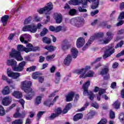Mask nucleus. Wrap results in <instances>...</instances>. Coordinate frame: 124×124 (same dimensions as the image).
<instances>
[{
    "label": "nucleus",
    "instance_id": "obj_1",
    "mask_svg": "<svg viewBox=\"0 0 124 124\" xmlns=\"http://www.w3.org/2000/svg\"><path fill=\"white\" fill-rule=\"evenodd\" d=\"M31 87V82L30 81L25 80L21 82V89L28 94L25 96L27 100H31L35 95L34 91Z\"/></svg>",
    "mask_w": 124,
    "mask_h": 124
},
{
    "label": "nucleus",
    "instance_id": "obj_26",
    "mask_svg": "<svg viewBox=\"0 0 124 124\" xmlns=\"http://www.w3.org/2000/svg\"><path fill=\"white\" fill-rule=\"evenodd\" d=\"M106 36H107V38L106 39L108 41V42H110V40L113 38V36H114V34L112 33V32L108 31L106 33Z\"/></svg>",
    "mask_w": 124,
    "mask_h": 124
},
{
    "label": "nucleus",
    "instance_id": "obj_53",
    "mask_svg": "<svg viewBox=\"0 0 124 124\" xmlns=\"http://www.w3.org/2000/svg\"><path fill=\"white\" fill-rule=\"evenodd\" d=\"M15 106H16V104H12L11 107L7 108V109L6 110V112L8 113V112H9V111H10V110H11L14 107H15Z\"/></svg>",
    "mask_w": 124,
    "mask_h": 124
},
{
    "label": "nucleus",
    "instance_id": "obj_62",
    "mask_svg": "<svg viewBox=\"0 0 124 124\" xmlns=\"http://www.w3.org/2000/svg\"><path fill=\"white\" fill-rule=\"evenodd\" d=\"M60 80H61V78H55L54 82L56 84H59V83H60Z\"/></svg>",
    "mask_w": 124,
    "mask_h": 124
},
{
    "label": "nucleus",
    "instance_id": "obj_20",
    "mask_svg": "<svg viewBox=\"0 0 124 124\" xmlns=\"http://www.w3.org/2000/svg\"><path fill=\"white\" fill-rule=\"evenodd\" d=\"M72 61V58L71 57V55H68L64 60V64L68 66L70 64Z\"/></svg>",
    "mask_w": 124,
    "mask_h": 124
},
{
    "label": "nucleus",
    "instance_id": "obj_24",
    "mask_svg": "<svg viewBox=\"0 0 124 124\" xmlns=\"http://www.w3.org/2000/svg\"><path fill=\"white\" fill-rule=\"evenodd\" d=\"M31 35H30L29 34H28V33H25V34H23L22 35V36L20 37V40L21 42H24V40L25 39H30V38H31Z\"/></svg>",
    "mask_w": 124,
    "mask_h": 124
},
{
    "label": "nucleus",
    "instance_id": "obj_61",
    "mask_svg": "<svg viewBox=\"0 0 124 124\" xmlns=\"http://www.w3.org/2000/svg\"><path fill=\"white\" fill-rule=\"evenodd\" d=\"M38 81L39 83H43V81H44V77H40L38 78Z\"/></svg>",
    "mask_w": 124,
    "mask_h": 124
},
{
    "label": "nucleus",
    "instance_id": "obj_25",
    "mask_svg": "<svg viewBox=\"0 0 124 124\" xmlns=\"http://www.w3.org/2000/svg\"><path fill=\"white\" fill-rule=\"evenodd\" d=\"M72 106V105L71 104V103H69L63 109V111H62V114H66V113L68 112L69 110H70Z\"/></svg>",
    "mask_w": 124,
    "mask_h": 124
},
{
    "label": "nucleus",
    "instance_id": "obj_36",
    "mask_svg": "<svg viewBox=\"0 0 124 124\" xmlns=\"http://www.w3.org/2000/svg\"><path fill=\"white\" fill-rule=\"evenodd\" d=\"M5 115V110L2 106H0V116H4Z\"/></svg>",
    "mask_w": 124,
    "mask_h": 124
},
{
    "label": "nucleus",
    "instance_id": "obj_38",
    "mask_svg": "<svg viewBox=\"0 0 124 124\" xmlns=\"http://www.w3.org/2000/svg\"><path fill=\"white\" fill-rule=\"evenodd\" d=\"M45 111H39L37 114V121H39L40 118H41L42 115L45 114Z\"/></svg>",
    "mask_w": 124,
    "mask_h": 124
},
{
    "label": "nucleus",
    "instance_id": "obj_17",
    "mask_svg": "<svg viewBox=\"0 0 124 124\" xmlns=\"http://www.w3.org/2000/svg\"><path fill=\"white\" fill-rule=\"evenodd\" d=\"M54 18L56 20V23H57V24H61V22H62V15L60 14H54Z\"/></svg>",
    "mask_w": 124,
    "mask_h": 124
},
{
    "label": "nucleus",
    "instance_id": "obj_59",
    "mask_svg": "<svg viewBox=\"0 0 124 124\" xmlns=\"http://www.w3.org/2000/svg\"><path fill=\"white\" fill-rule=\"evenodd\" d=\"M34 20L36 21V22H40L41 20H42V17H40L38 16H36L34 17Z\"/></svg>",
    "mask_w": 124,
    "mask_h": 124
},
{
    "label": "nucleus",
    "instance_id": "obj_32",
    "mask_svg": "<svg viewBox=\"0 0 124 124\" xmlns=\"http://www.w3.org/2000/svg\"><path fill=\"white\" fill-rule=\"evenodd\" d=\"M108 72H109V67H107L101 71L100 74L101 75H106Z\"/></svg>",
    "mask_w": 124,
    "mask_h": 124
},
{
    "label": "nucleus",
    "instance_id": "obj_14",
    "mask_svg": "<svg viewBox=\"0 0 124 124\" xmlns=\"http://www.w3.org/2000/svg\"><path fill=\"white\" fill-rule=\"evenodd\" d=\"M12 102V99L9 96L5 97L2 100V104L4 106H8Z\"/></svg>",
    "mask_w": 124,
    "mask_h": 124
},
{
    "label": "nucleus",
    "instance_id": "obj_49",
    "mask_svg": "<svg viewBox=\"0 0 124 124\" xmlns=\"http://www.w3.org/2000/svg\"><path fill=\"white\" fill-rule=\"evenodd\" d=\"M69 14H70L72 16H73L75 14H76V10L74 9L70 10V11L69 12Z\"/></svg>",
    "mask_w": 124,
    "mask_h": 124
},
{
    "label": "nucleus",
    "instance_id": "obj_19",
    "mask_svg": "<svg viewBox=\"0 0 124 124\" xmlns=\"http://www.w3.org/2000/svg\"><path fill=\"white\" fill-rule=\"evenodd\" d=\"M74 95H75V93H74V92H71L69 93L67 95H66V101L68 102L69 101H72L73 100Z\"/></svg>",
    "mask_w": 124,
    "mask_h": 124
},
{
    "label": "nucleus",
    "instance_id": "obj_22",
    "mask_svg": "<svg viewBox=\"0 0 124 124\" xmlns=\"http://www.w3.org/2000/svg\"><path fill=\"white\" fill-rule=\"evenodd\" d=\"M8 19H9V16L7 15H5L1 17V21L3 23V26H6Z\"/></svg>",
    "mask_w": 124,
    "mask_h": 124
},
{
    "label": "nucleus",
    "instance_id": "obj_9",
    "mask_svg": "<svg viewBox=\"0 0 124 124\" xmlns=\"http://www.w3.org/2000/svg\"><path fill=\"white\" fill-rule=\"evenodd\" d=\"M70 23L73 26L79 28L82 27L85 23V19L82 17H77L70 20Z\"/></svg>",
    "mask_w": 124,
    "mask_h": 124
},
{
    "label": "nucleus",
    "instance_id": "obj_28",
    "mask_svg": "<svg viewBox=\"0 0 124 124\" xmlns=\"http://www.w3.org/2000/svg\"><path fill=\"white\" fill-rule=\"evenodd\" d=\"M83 118V114L82 113H78L74 116V121L75 122H77L79 120Z\"/></svg>",
    "mask_w": 124,
    "mask_h": 124
},
{
    "label": "nucleus",
    "instance_id": "obj_35",
    "mask_svg": "<svg viewBox=\"0 0 124 124\" xmlns=\"http://www.w3.org/2000/svg\"><path fill=\"white\" fill-rule=\"evenodd\" d=\"M36 68V66H31L30 67H28L26 69V71L31 72V71H35V69Z\"/></svg>",
    "mask_w": 124,
    "mask_h": 124
},
{
    "label": "nucleus",
    "instance_id": "obj_56",
    "mask_svg": "<svg viewBox=\"0 0 124 124\" xmlns=\"http://www.w3.org/2000/svg\"><path fill=\"white\" fill-rule=\"evenodd\" d=\"M62 27L61 26H57L55 28V31H56V32H59V31H62Z\"/></svg>",
    "mask_w": 124,
    "mask_h": 124
},
{
    "label": "nucleus",
    "instance_id": "obj_7",
    "mask_svg": "<svg viewBox=\"0 0 124 124\" xmlns=\"http://www.w3.org/2000/svg\"><path fill=\"white\" fill-rule=\"evenodd\" d=\"M102 51L104 52V54L103 56V59L105 60L107 59L108 57H110L111 55L115 53V48H114V46L108 45L106 46L102 49Z\"/></svg>",
    "mask_w": 124,
    "mask_h": 124
},
{
    "label": "nucleus",
    "instance_id": "obj_58",
    "mask_svg": "<svg viewBox=\"0 0 124 124\" xmlns=\"http://www.w3.org/2000/svg\"><path fill=\"white\" fill-rule=\"evenodd\" d=\"M99 12V10L93 11L91 13V16H94V15H96V14H97V13H98Z\"/></svg>",
    "mask_w": 124,
    "mask_h": 124
},
{
    "label": "nucleus",
    "instance_id": "obj_39",
    "mask_svg": "<svg viewBox=\"0 0 124 124\" xmlns=\"http://www.w3.org/2000/svg\"><path fill=\"white\" fill-rule=\"evenodd\" d=\"M56 57V55L55 54H53L52 55H48L46 57V60L47 61V62H50V61H51V60H53Z\"/></svg>",
    "mask_w": 124,
    "mask_h": 124
},
{
    "label": "nucleus",
    "instance_id": "obj_48",
    "mask_svg": "<svg viewBox=\"0 0 124 124\" xmlns=\"http://www.w3.org/2000/svg\"><path fill=\"white\" fill-rule=\"evenodd\" d=\"M123 45H124V41H121L119 43L116 45L115 46V49H117V48H119V47L121 48Z\"/></svg>",
    "mask_w": 124,
    "mask_h": 124
},
{
    "label": "nucleus",
    "instance_id": "obj_42",
    "mask_svg": "<svg viewBox=\"0 0 124 124\" xmlns=\"http://www.w3.org/2000/svg\"><path fill=\"white\" fill-rule=\"evenodd\" d=\"M57 117H59L58 114L56 113H51V115L48 117V120H54V119H56Z\"/></svg>",
    "mask_w": 124,
    "mask_h": 124
},
{
    "label": "nucleus",
    "instance_id": "obj_47",
    "mask_svg": "<svg viewBox=\"0 0 124 124\" xmlns=\"http://www.w3.org/2000/svg\"><path fill=\"white\" fill-rule=\"evenodd\" d=\"M106 93V90L103 89L102 88H100L99 90V95H101L102 94H103L104 93Z\"/></svg>",
    "mask_w": 124,
    "mask_h": 124
},
{
    "label": "nucleus",
    "instance_id": "obj_41",
    "mask_svg": "<svg viewBox=\"0 0 124 124\" xmlns=\"http://www.w3.org/2000/svg\"><path fill=\"white\" fill-rule=\"evenodd\" d=\"M119 119L121 123L124 124V113H121L119 115Z\"/></svg>",
    "mask_w": 124,
    "mask_h": 124
},
{
    "label": "nucleus",
    "instance_id": "obj_50",
    "mask_svg": "<svg viewBox=\"0 0 124 124\" xmlns=\"http://www.w3.org/2000/svg\"><path fill=\"white\" fill-rule=\"evenodd\" d=\"M39 76V75L38 74V73L37 72H34L32 75V77L33 79H37Z\"/></svg>",
    "mask_w": 124,
    "mask_h": 124
},
{
    "label": "nucleus",
    "instance_id": "obj_34",
    "mask_svg": "<svg viewBox=\"0 0 124 124\" xmlns=\"http://www.w3.org/2000/svg\"><path fill=\"white\" fill-rule=\"evenodd\" d=\"M93 74H94V73L93 71L90 70L85 75V78L86 77H93Z\"/></svg>",
    "mask_w": 124,
    "mask_h": 124
},
{
    "label": "nucleus",
    "instance_id": "obj_3",
    "mask_svg": "<svg viewBox=\"0 0 124 124\" xmlns=\"http://www.w3.org/2000/svg\"><path fill=\"white\" fill-rule=\"evenodd\" d=\"M26 62L23 61L19 63L18 66L17 65V62L14 59L8 60L7 61V65H11L14 71H16L17 72H21L24 70V67L26 65Z\"/></svg>",
    "mask_w": 124,
    "mask_h": 124
},
{
    "label": "nucleus",
    "instance_id": "obj_12",
    "mask_svg": "<svg viewBox=\"0 0 124 124\" xmlns=\"http://www.w3.org/2000/svg\"><path fill=\"white\" fill-rule=\"evenodd\" d=\"M7 75L9 77H11V78H13V79H17V78H19L20 76H21V75L18 72H14L11 71H8Z\"/></svg>",
    "mask_w": 124,
    "mask_h": 124
},
{
    "label": "nucleus",
    "instance_id": "obj_4",
    "mask_svg": "<svg viewBox=\"0 0 124 124\" xmlns=\"http://www.w3.org/2000/svg\"><path fill=\"white\" fill-rule=\"evenodd\" d=\"M82 6V7H78V10L79 12H87V9H83L87 7V4L88 2H93V5L92 6V9H95L98 7L99 5V0H81Z\"/></svg>",
    "mask_w": 124,
    "mask_h": 124
},
{
    "label": "nucleus",
    "instance_id": "obj_43",
    "mask_svg": "<svg viewBox=\"0 0 124 124\" xmlns=\"http://www.w3.org/2000/svg\"><path fill=\"white\" fill-rule=\"evenodd\" d=\"M55 114H56V115H58V116L59 117V116H60V115H61V114H62V108H59L57 109H56L55 110Z\"/></svg>",
    "mask_w": 124,
    "mask_h": 124
},
{
    "label": "nucleus",
    "instance_id": "obj_44",
    "mask_svg": "<svg viewBox=\"0 0 124 124\" xmlns=\"http://www.w3.org/2000/svg\"><path fill=\"white\" fill-rule=\"evenodd\" d=\"M12 124H23V120L17 119L13 122Z\"/></svg>",
    "mask_w": 124,
    "mask_h": 124
},
{
    "label": "nucleus",
    "instance_id": "obj_15",
    "mask_svg": "<svg viewBox=\"0 0 124 124\" xmlns=\"http://www.w3.org/2000/svg\"><path fill=\"white\" fill-rule=\"evenodd\" d=\"M85 44V39L83 37H79L77 41V47L78 48H81L83 47Z\"/></svg>",
    "mask_w": 124,
    "mask_h": 124
},
{
    "label": "nucleus",
    "instance_id": "obj_54",
    "mask_svg": "<svg viewBox=\"0 0 124 124\" xmlns=\"http://www.w3.org/2000/svg\"><path fill=\"white\" fill-rule=\"evenodd\" d=\"M19 103L22 105L23 108L24 109L25 108V100H24V99H20L19 100Z\"/></svg>",
    "mask_w": 124,
    "mask_h": 124
},
{
    "label": "nucleus",
    "instance_id": "obj_16",
    "mask_svg": "<svg viewBox=\"0 0 124 124\" xmlns=\"http://www.w3.org/2000/svg\"><path fill=\"white\" fill-rule=\"evenodd\" d=\"M26 46L28 47V52H31V51H32L33 52H35L40 50L39 47H33V46H32V45H31V44H28Z\"/></svg>",
    "mask_w": 124,
    "mask_h": 124
},
{
    "label": "nucleus",
    "instance_id": "obj_10",
    "mask_svg": "<svg viewBox=\"0 0 124 124\" xmlns=\"http://www.w3.org/2000/svg\"><path fill=\"white\" fill-rule=\"evenodd\" d=\"M36 26L34 24H31L30 25L25 26L22 28L23 31H31V32H32L34 33L36 32Z\"/></svg>",
    "mask_w": 124,
    "mask_h": 124
},
{
    "label": "nucleus",
    "instance_id": "obj_23",
    "mask_svg": "<svg viewBox=\"0 0 124 124\" xmlns=\"http://www.w3.org/2000/svg\"><path fill=\"white\" fill-rule=\"evenodd\" d=\"M13 95L15 96L16 98H17L18 99L22 98V97L23 96L22 93L19 91H15L13 93Z\"/></svg>",
    "mask_w": 124,
    "mask_h": 124
},
{
    "label": "nucleus",
    "instance_id": "obj_55",
    "mask_svg": "<svg viewBox=\"0 0 124 124\" xmlns=\"http://www.w3.org/2000/svg\"><path fill=\"white\" fill-rule=\"evenodd\" d=\"M110 119H115V112L113 111H110L109 113Z\"/></svg>",
    "mask_w": 124,
    "mask_h": 124
},
{
    "label": "nucleus",
    "instance_id": "obj_45",
    "mask_svg": "<svg viewBox=\"0 0 124 124\" xmlns=\"http://www.w3.org/2000/svg\"><path fill=\"white\" fill-rule=\"evenodd\" d=\"M48 32V30L46 28H44L42 31L40 33V35L41 36H44V35H46L47 33Z\"/></svg>",
    "mask_w": 124,
    "mask_h": 124
},
{
    "label": "nucleus",
    "instance_id": "obj_57",
    "mask_svg": "<svg viewBox=\"0 0 124 124\" xmlns=\"http://www.w3.org/2000/svg\"><path fill=\"white\" fill-rule=\"evenodd\" d=\"M118 19H120L121 20L124 19V12H122L120 13V15L118 17Z\"/></svg>",
    "mask_w": 124,
    "mask_h": 124
},
{
    "label": "nucleus",
    "instance_id": "obj_21",
    "mask_svg": "<svg viewBox=\"0 0 124 124\" xmlns=\"http://www.w3.org/2000/svg\"><path fill=\"white\" fill-rule=\"evenodd\" d=\"M72 56L74 59H76L78 56V50L76 48H72L71 50Z\"/></svg>",
    "mask_w": 124,
    "mask_h": 124
},
{
    "label": "nucleus",
    "instance_id": "obj_11",
    "mask_svg": "<svg viewBox=\"0 0 124 124\" xmlns=\"http://www.w3.org/2000/svg\"><path fill=\"white\" fill-rule=\"evenodd\" d=\"M90 69H91V66H86L84 68L78 70L77 71V73H78V74H80V76H79V78H86L85 74H86V73L88 71V70H90Z\"/></svg>",
    "mask_w": 124,
    "mask_h": 124
},
{
    "label": "nucleus",
    "instance_id": "obj_30",
    "mask_svg": "<svg viewBox=\"0 0 124 124\" xmlns=\"http://www.w3.org/2000/svg\"><path fill=\"white\" fill-rule=\"evenodd\" d=\"M45 49H46V50H47L49 52H53V51H55L57 47L55 46H45Z\"/></svg>",
    "mask_w": 124,
    "mask_h": 124
},
{
    "label": "nucleus",
    "instance_id": "obj_37",
    "mask_svg": "<svg viewBox=\"0 0 124 124\" xmlns=\"http://www.w3.org/2000/svg\"><path fill=\"white\" fill-rule=\"evenodd\" d=\"M98 41L100 44H108V43H109V41L106 38L105 39H99Z\"/></svg>",
    "mask_w": 124,
    "mask_h": 124
},
{
    "label": "nucleus",
    "instance_id": "obj_29",
    "mask_svg": "<svg viewBox=\"0 0 124 124\" xmlns=\"http://www.w3.org/2000/svg\"><path fill=\"white\" fill-rule=\"evenodd\" d=\"M10 93V90H9V86H6L2 91V93L4 95H6L7 94H9Z\"/></svg>",
    "mask_w": 124,
    "mask_h": 124
},
{
    "label": "nucleus",
    "instance_id": "obj_6",
    "mask_svg": "<svg viewBox=\"0 0 124 124\" xmlns=\"http://www.w3.org/2000/svg\"><path fill=\"white\" fill-rule=\"evenodd\" d=\"M91 85V81L90 80H88L84 84H83L82 86V89L84 90L83 94L84 95H89V98L90 100H93L94 99V94L93 92L88 91V89H89V87Z\"/></svg>",
    "mask_w": 124,
    "mask_h": 124
},
{
    "label": "nucleus",
    "instance_id": "obj_51",
    "mask_svg": "<svg viewBox=\"0 0 124 124\" xmlns=\"http://www.w3.org/2000/svg\"><path fill=\"white\" fill-rule=\"evenodd\" d=\"M89 118H93L95 115V112L93 110L90 111L89 113Z\"/></svg>",
    "mask_w": 124,
    "mask_h": 124
},
{
    "label": "nucleus",
    "instance_id": "obj_8",
    "mask_svg": "<svg viewBox=\"0 0 124 124\" xmlns=\"http://www.w3.org/2000/svg\"><path fill=\"white\" fill-rule=\"evenodd\" d=\"M51 10H53V3L49 2L47 3L46 6L38 10V12L40 14H43L44 13L46 15H50L51 14V12H50Z\"/></svg>",
    "mask_w": 124,
    "mask_h": 124
},
{
    "label": "nucleus",
    "instance_id": "obj_13",
    "mask_svg": "<svg viewBox=\"0 0 124 124\" xmlns=\"http://www.w3.org/2000/svg\"><path fill=\"white\" fill-rule=\"evenodd\" d=\"M61 48L63 51H67V50H69L71 48V45L68 41L65 40L62 43Z\"/></svg>",
    "mask_w": 124,
    "mask_h": 124
},
{
    "label": "nucleus",
    "instance_id": "obj_46",
    "mask_svg": "<svg viewBox=\"0 0 124 124\" xmlns=\"http://www.w3.org/2000/svg\"><path fill=\"white\" fill-rule=\"evenodd\" d=\"M31 16H29L28 18L26 19L24 22V25L30 24V23L31 22Z\"/></svg>",
    "mask_w": 124,
    "mask_h": 124
},
{
    "label": "nucleus",
    "instance_id": "obj_31",
    "mask_svg": "<svg viewBox=\"0 0 124 124\" xmlns=\"http://www.w3.org/2000/svg\"><path fill=\"white\" fill-rule=\"evenodd\" d=\"M42 41L44 43H45L46 44H51V39L48 37H44L42 39Z\"/></svg>",
    "mask_w": 124,
    "mask_h": 124
},
{
    "label": "nucleus",
    "instance_id": "obj_64",
    "mask_svg": "<svg viewBox=\"0 0 124 124\" xmlns=\"http://www.w3.org/2000/svg\"><path fill=\"white\" fill-rule=\"evenodd\" d=\"M124 23V20H121L119 21L117 24H116L117 27H119V26H122V25H123Z\"/></svg>",
    "mask_w": 124,
    "mask_h": 124
},
{
    "label": "nucleus",
    "instance_id": "obj_18",
    "mask_svg": "<svg viewBox=\"0 0 124 124\" xmlns=\"http://www.w3.org/2000/svg\"><path fill=\"white\" fill-rule=\"evenodd\" d=\"M19 110H20L19 108L16 109V112L14 115V118H21L22 119L25 118V116H26L27 113L21 114L19 112Z\"/></svg>",
    "mask_w": 124,
    "mask_h": 124
},
{
    "label": "nucleus",
    "instance_id": "obj_2",
    "mask_svg": "<svg viewBox=\"0 0 124 124\" xmlns=\"http://www.w3.org/2000/svg\"><path fill=\"white\" fill-rule=\"evenodd\" d=\"M18 51L15 49H12L11 52L10 53V58H15L17 61H23V58L21 56L20 52H26L29 53V47L23 46L22 45H18L17 46Z\"/></svg>",
    "mask_w": 124,
    "mask_h": 124
},
{
    "label": "nucleus",
    "instance_id": "obj_63",
    "mask_svg": "<svg viewBox=\"0 0 124 124\" xmlns=\"http://www.w3.org/2000/svg\"><path fill=\"white\" fill-rule=\"evenodd\" d=\"M119 66V63L115 62L112 65V68H117Z\"/></svg>",
    "mask_w": 124,
    "mask_h": 124
},
{
    "label": "nucleus",
    "instance_id": "obj_52",
    "mask_svg": "<svg viewBox=\"0 0 124 124\" xmlns=\"http://www.w3.org/2000/svg\"><path fill=\"white\" fill-rule=\"evenodd\" d=\"M107 124V120L106 119H102L97 124Z\"/></svg>",
    "mask_w": 124,
    "mask_h": 124
},
{
    "label": "nucleus",
    "instance_id": "obj_5",
    "mask_svg": "<svg viewBox=\"0 0 124 124\" xmlns=\"http://www.w3.org/2000/svg\"><path fill=\"white\" fill-rule=\"evenodd\" d=\"M104 36V33L102 32H99L95 33L93 36H92L88 40V42L86 44L85 46L82 48V50L85 51L86 49H87L88 47L93 43V42L95 39H99V38H102Z\"/></svg>",
    "mask_w": 124,
    "mask_h": 124
},
{
    "label": "nucleus",
    "instance_id": "obj_27",
    "mask_svg": "<svg viewBox=\"0 0 124 124\" xmlns=\"http://www.w3.org/2000/svg\"><path fill=\"white\" fill-rule=\"evenodd\" d=\"M69 3L73 5H79L81 3V0H71Z\"/></svg>",
    "mask_w": 124,
    "mask_h": 124
},
{
    "label": "nucleus",
    "instance_id": "obj_60",
    "mask_svg": "<svg viewBox=\"0 0 124 124\" xmlns=\"http://www.w3.org/2000/svg\"><path fill=\"white\" fill-rule=\"evenodd\" d=\"M101 59H102V57H99L98 58H97L95 61H94L93 63H92V65H93V64H94V63H95V62H100V61L101 60Z\"/></svg>",
    "mask_w": 124,
    "mask_h": 124
},
{
    "label": "nucleus",
    "instance_id": "obj_33",
    "mask_svg": "<svg viewBox=\"0 0 124 124\" xmlns=\"http://www.w3.org/2000/svg\"><path fill=\"white\" fill-rule=\"evenodd\" d=\"M42 99V97L40 96H38L35 100V104L36 105H39V104H40L41 103V100Z\"/></svg>",
    "mask_w": 124,
    "mask_h": 124
},
{
    "label": "nucleus",
    "instance_id": "obj_40",
    "mask_svg": "<svg viewBox=\"0 0 124 124\" xmlns=\"http://www.w3.org/2000/svg\"><path fill=\"white\" fill-rule=\"evenodd\" d=\"M121 104L119 101H116L114 104L113 106L115 107V109H120V106Z\"/></svg>",
    "mask_w": 124,
    "mask_h": 124
}]
</instances>
